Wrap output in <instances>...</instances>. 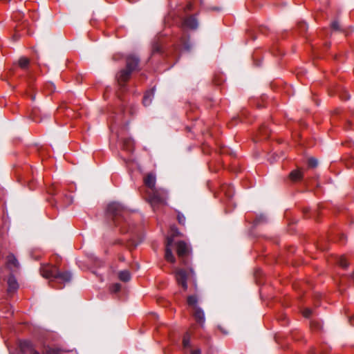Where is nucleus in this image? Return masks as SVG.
<instances>
[{"mask_svg":"<svg viewBox=\"0 0 354 354\" xmlns=\"http://www.w3.org/2000/svg\"><path fill=\"white\" fill-rule=\"evenodd\" d=\"M308 165L312 167H315L317 166L318 162H317V159H315L314 158H310L308 160Z\"/></svg>","mask_w":354,"mask_h":354,"instance_id":"412c9836","label":"nucleus"},{"mask_svg":"<svg viewBox=\"0 0 354 354\" xmlns=\"http://www.w3.org/2000/svg\"><path fill=\"white\" fill-rule=\"evenodd\" d=\"M168 192L164 188L153 189L149 194L148 202L153 210H156L160 205L167 204Z\"/></svg>","mask_w":354,"mask_h":354,"instance_id":"f03ea898","label":"nucleus"},{"mask_svg":"<svg viewBox=\"0 0 354 354\" xmlns=\"http://www.w3.org/2000/svg\"><path fill=\"white\" fill-rule=\"evenodd\" d=\"M175 278L178 285L181 286L184 290L188 288L187 280L193 279L195 281V273L192 268L188 270L184 268H178L175 270Z\"/></svg>","mask_w":354,"mask_h":354,"instance_id":"7ed1b4c3","label":"nucleus"},{"mask_svg":"<svg viewBox=\"0 0 354 354\" xmlns=\"http://www.w3.org/2000/svg\"><path fill=\"white\" fill-rule=\"evenodd\" d=\"M8 292H15V290H17L19 288V284H18V282L17 281V279H15V277L12 275H10L9 277H8Z\"/></svg>","mask_w":354,"mask_h":354,"instance_id":"f8f14e48","label":"nucleus"},{"mask_svg":"<svg viewBox=\"0 0 354 354\" xmlns=\"http://www.w3.org/2000/svg\"><path fill=\"white\" fill-rule=\"evenodd\" d=\"M120 285L119 283H115V284H114V285L112 286V288H111V290H112L113 292H116L119 291V290H120Z\"/></svg>","mask_w":354,"mask_h":354,"instance_id":"5701e85b","label":"nucleus"},{"mask_svg":"<svg viewBox=\"0 0 354 354\" xmlns=\"http://www.w3.org/2000/svg\"><path fill=\"white\" fill-rule=\"evenodd\" d=\"M193 315L196 321L201 325L203 326L205 322V313L203 310L200 308H196L194 309Z\"/></svg>","mask_w":354,"mask_h":354,"instance_id":"1a4fd4ad","label":"nucleus"},{"mask_svg":"<svg viewBox=\"0 0 354 354\" xmlns=\"http://www.w3.org/2000/svg\"><path fill=\"white\" fill-rule=\"evenodd\" d=\"M198 21L194 17H189L185 19L183 22V26L190 29H196L198 27Z\"/></svg>","mask_w":354,"mask_h":354,"instance_id":"9d476101","label":"nucleus"},{"mask_svg":"<svg viewBox=\"0 0 354 354\" xmlns=\"http://www.w3.org/2000/svg\"><path fill=\"white\" fill-rule=\"evenodd\" d=\"M350 322L351 324L354 325V316L350 318Z\"/></svg>","mask_w":354,"mask_h":354,"instance_id":"c85d7f7f","label":"nucleus"},{"mask_svg":"<svg viewBox=\"0 0 354 354\" xmlns=\"http://www.w3.org/2000/svg\"><path fill=\"white\" fill-rule=\"evenodd\" d=\"M8 264L9 266L18 268L19 267V263L15 257L12 254H10L8 256V260H7Z\"/></svg>","mask_w":354,"mask_h":354,"instance_id":"dca6fc26","label":"nucleus"},{"mask_svg":"<svg viewBox=\"0 0 354 354\" xmlns=\"http://www.w3.org/2000/svg\"><path fill=\"white\" fill-rule=\"evenodd\" d=\"M173 241H174L173 236H170V237L167 238L166 249H165V259L167 261L171 262V263H174L176 261V259L172 253V250L171 248Z\"/></svg>","mask_w":354,"mask_h":354,"instance_id":"39448f33","label":"nucleus"},{"mask_svg":"<svg viewBox=\"0 0 354 354\" xmlns=\"http://www.w3.org/2000/svg\"><path fill=\"white\" fill-rule=\"evenodd\" d=\"M178 222L181 224H184L185 218L183 216L178 215Z\"/></svg>","mask_w":354,"mask_h":354,"instance_id":"393cba45","label":"nucleus"},{"mask_svg":"<svg viewBox=\"0 0 354 354\" xmlns=\"http://www.w3.org/2000/svg\"><path fill=\"white\" fill-rule=\"evenodd\" d=\"M119 279L124 282L129 281L131 279L130 272L128 270H122L119 272Z\"/></svg>","mask_w":354,"mask_h":354,"instance_id":"2eb2a0df","label":"nucleus"},{"mask_svg":"<svg viewBox=\"0 0 354 354\" xmlns=\"http://www.w3.org/2000/svg\"><path fill=\"white\" fill-rule=\"evenodd\" d=\"M154 96V91L147 92L143 98V104L145 106L150 105Z\"/></svg>","mask_w":354,"mask_h":354,"instance_id":"ddd939ff","label":"nucleus"},{"mask_svg":"<svg viewBox=\"0 0 354 354\" xmlns=\"http://www.w3.org/2000/svg\"><path fill=\"white\" fill-rule=\"evenodd\" d=\"M21 346L22 348H25L26 346L28 347L30 346V343L28 342H24L21 344Z\"/></svg>","mask_w":354,"mask_h":354,"instance_id":"a878e982","label":"nucleus"},{"mask_svg":"<svg viewBox=\"0 0 354 354\" xmlns=\"http://www.w3.org/2000/svg\"><path fill=\"white\" fill-rule=\"evenodd\" d=\"M132 72L128 69L121 70L117 75V80L120 86L122 87L124 83L129 79Z\"/></svg>","mask_w":354,"mask_h":354,"instance_id":"423d86ee","label":"nucleus"},{"mask_svg":"<svg viewBox=\"0 0 354 354\" xmlns=\"http://www.w3.org/2000/svg\"><path fill=\"white\" fill-rule=\"evenodd\" d=\"M139 63V59L133 55H130L127 58V69L133 72L135 71Z\"/></svg>","mask_w":354,"mask_h":354,"instance_id":"6e6552de","label":"nucleus"},{"mask_svg":"<svg viewBox=\"0 0 354 354\" xmlns=\"http://www.w3.org/2000/svg\"><path fill=\"white\" fill-rule=\"evenodd\" d=\"M122 211L123 207L118 203H111L107 207V212L115 216L120 215Z\"/></svg>","mask_w":354,"mask_h":354,"instance_id":"0eeeda50","label":"nucleus"},{"mask_svg":"<svg viewBox=\"0 0 354 354\" xmlns=\"http://www.w3.org/2000/svg\"><path fill=\"white\" fill-rule=\"evenodd\" d=\"M290 178L293 181L298 180L302 178V173L300 170H294L290 174Z\"/></svg>","mask_w":354,"mask_h":354,"instance_id":"f3484780","label":"nucleus"},{"mask_svg":"<svg viewBox=\"0 0 354 354\" xmlns=\"http://www.w3.org/2000/svg\"><path fill=\"white\" fill-rule=\"evenodd\" d=\"M312 313V311L309 308H306L305 309L304 311H303V315L305 317H308Z\"/></svg>","mask_w":354,"mask_h":354,"instance_id":"4be33fe9","label":"nucleus"},{"mask_svg":"<svg viewBox=\"0 0 354 354\" xmlns=\"http://www.w3.org/2000/svg\"><path fill=\"white\" fill-rule=\"evenodd\" d=\"M31 354H39V353L36 351H32Z\"/></svg>","mask_w":354,"mask_h":354,"instance_id":"7c9ffc66","label":"nucleus"},{"mask_svg":"<svg viewBox=\"0 0 354 354\" xmlns=\"http://www.w3.org/2000/svg\"><path fill=\"white\" fill-rule=\"evenodd\" d=\"M187 301L188 305L192 306L193 308V309L199 307L197 305V304H198V297L196 295H190V296H189L187 297Z\"/></svg>","mask_w":354,"mask_h":354,"instance_id":"4468645a","label":"nucleus"},{"mask_svg":"<svg viewBox=\"0 0 354 354\" xmlns=\"http://www.w3.org/2000/svg\"><path fill=\"white\" fill-rule=\"evenodd\" d=\"M338 264L342 266V268H347L348 264L346 262V259L344 257H340L339 259H338V261H337Z\"/></svg>","mask_w":354,"mask_h":354,"instance_id":"aec40b11","label":"nucleus"},{"mask_svg":"<svg viewBox=\"0 0 354 354\" xmlns=\"http://www.w3.org/2000/svg\"><path fill=\"white\" fill-rule=\"evenodd\" d=\"M144 181H145V184L149 188H150L151 190L156 188L155 185H156V176L153 174H152V173L148 174L147 175V176L145 177Z\"/></svg>","mask_w":354,"mask_h":354,"instance_id":"9b49d317","label":"nucleus"},{"mask_svg":"<svg viewBox=\"0 0 354 354\" xmlns=\"http://www.w3.org/2000/svg\"><path fill=\"white\" fill-rule=\"evenodd\" d=\"M41 275L50 281L56 280L59 283L65 284L70 282L72 275L69 272H61L57 267L50 264H44L40 268Z\"/></svg>","mask_w":354,"mask_h":354,"instance_id":"f257e3e1","label":"nucleus"},{"mask_svg":"<svg viewBox=\"0 0 354 354\" xmlns=\"http://www.w3.org/2000/svg\"><path fill=\"white\" fill-rule=\"evenodd\" d=\"M171 230L174 231V235H176V234L177 235V234H179V232H178V231L177 230L176 228L173 227Z\"/></svg>","mask_w":354,"mask_h":354,"instance_id":"cd10ccee","label":"nucleus"},{"mask_svg":"<svg viewBox=\"0 0 354 354\" xmlns=\"http://www.w3.org/2000/svg\"><path fill=\"white\" fill-rule=\"evenodd\" d=\"M331 26L334 30H339V26L337 21H333L331 24Z\"/></svg>","mask_w":354,"mask_h":354,"instance_id":"b1692460","label":"nucleus"},{"mask_svg":"<svg viewBox=\"0 0 354 354\" xmlns=\"http://www.w3.org/2000/svg\"><path fill=\"white\" fill-rule=\"evenodd\" d=\"M201 351L200 349H196L191 352V354H201Z\"/></svg>","mask_w":354,"mask_h":354,"instance_id":"bb28decb","label":"nucleus"},{"mask_svg":"<svg viewBox=\"0 0 354 354\" xmlns=\"http://www.w3.org/2000/svg\"><path fill=\"white\" fill-rule=\"evenodd\" d=\"M176 252L178 257L181 259L182 264L188 266V261L186 257L189 255V249L187 244L181 241L176 243Z\"/></svg>","mask_w":354,"mask_h":354,"instance_id":"20e7f679","label":"nucleus"},{"mask_svg":"<svg viewBox=\"0 0 354 354\" xmlns=\"http://www.w3.org/2000/svg\"><path fill=\"white\" fill-rule=\"evenodd\" d=\"M183 343L185 348L190 347V337L188 333L185 335Z\"/></svg>","mask_w":354,"mask_h":354,"instance_id":"6ab92c4d","label":"nucleus"},{"mask_svg":"<svg viewBox=\"0 0 354 354\" xmlns=\"http://www.w3.org/2000/svg\"><path fill=\"white\" fill-rule=\"evenodd\" d=\"M18 64L21 68L25 69L29 64V59L26 57H21L18 61Z\"/></svg>","mask_w":354,"mask_h":354,"instance_id":"a211bd4d","label":"nucleus"},{"mask_svg":"<svg viewBox=\"0 0 354 354\" xmlns=\"http://www.w3.org/2000/svg\"><path fill=\"white\" fill-rule=\"evenodd\" d=\"M192 3H188V5H187V8L188 10H191V9H192Z\"/></svg>","mask_w":354,"mask_h":354,"instance_id":"c756f323","label":"nucleus"}]
</instances>
